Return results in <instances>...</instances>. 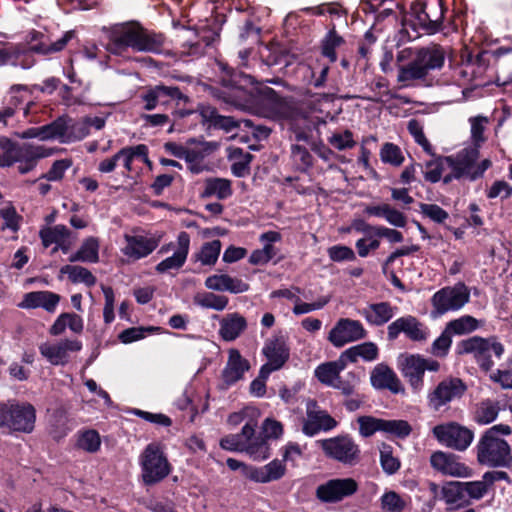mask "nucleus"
Instances as JSON below:
<instances>
[{
	"mask_svg": "<svg viewBox=\"0 0 512 512\" xmlns=\"http://www.w3.org/2000/svg\"><path fill=\"white\" fill-rule=\"evenodd\" d=\"M318 443L324 454L343 464H355L360 458L359 446L349 435L319 440Z\"/></svg>",
	"mask_w": 512,
	"mask_h": 512,
	"instance_id": "obj_10",
	"label": "nucleus"
},
{
	"mask_svg": "<svg viewBox=\"0 0 512 512\" xmlns=\"http://www.w3.org/2000/svg\"><path fill=\"white\" fill-rule=\"evenodd\" d=\"M222 84L230 89V96L237 105H258L265 108L272 118L292 119L295 115L293 98L279 95L273 88L255 81L254 77L223 65Z\"/></svg>",
	"mask_w": 512,
	"mask_h": 512,
	"instance_id": "obj_1",
	"label": "nucleus"
},
{
	"mask_svg": "<svg viewBox=\"0 0 512 512\" xmlns=\"http://www.w3.org/2000/svg\"><path fill=\"white\" fill-rule=\"evenodd\" d=\"M163 44V34L150 31L137 21H128L110 27L106 49L113 55L124 56L129 49L158 52Z\"/></svg>",
	"mask_w": 512,
	"mask_h": 512,
	"instance_id": "obj_2",
	"label": "nucleus"
},
{
	"mask_svg": "<svg viewBox=\"0 0 512 512\" xmlns=\"http://www.w3.org/2000/svg\"><path fill=\"white\" fill-rule=\"evenodd\" d=\"M307 417H312L319 426L321 431H330L334 429L338 422L325 410H311L310 406L308 405L307 408Z\"/></svg>",
	"mask_w": 512,
	"mask_h": 512,
	"instance_id": "obj_60",
	"label": "nucleus"
},
{
	"mask_svg": "<svg viewBox=\"0 0 512 512\" xmlns=\"http://www.w3.org/2000/svg\"><path fill=\"white\" fill-rule=\"evenodd\" d=\"M101 438L94 429L79 431L77 435L76 447L88 453H95L100 449Z\"/></svg>",
	"mask_w": 512,
	"mask_h": 512,
	"instance_id": "obj_43",
	"label": "nucleus"
},
{
	"mask_svg": "<svg viewBox=\"0 0 512 512\" xmlns=\"http://www.w3.org/2000/svg\"><path fill=\"white\" fill-rule=\"evenodd\" d=\"M314 376L321 384L331 387L340 375L337 373L332 363L328 361L319 364L315 368Z\"/></svg>",
	"mask_w": 512,
	"mask_h": 512,
	"instance_id": "obj_56",
	"label": "nucleus"
},
{
	"mask_svg": "<svg viewBox=\"0 0 512 512\" xmlns=\"http://www.w3.org/2000/svg\"><path fill=\"white\" fill-rule=\"evenodd\" d=\"M400 333H404L413 342H425L429 337L428 327L413 315L402 316L388 325L389 341L396 340Z\"/></svg>",
	"mask_w": 512,
	"mask_h": 512,
	"instance_id": "obj_14",
	"label": "nucleus"
},
{
	"mask_svg": "<svg viewBox=\"0 0 512 512\" xmlns=\"http://www.w3.org/2000/svg\"><path fill=\"white\" fill-rule=\"evenodd\" d=\"M127 245L124 254L135 260L144 258L151 254L158 246V241L154 238H147L141 235H126Z\"/></svg>",
	"mask_w": 512,
	"mask_h": 512,
	"instance_id": "obj_25",
	"label": "nucleus"
},
{
	"mask_svg": "<svg viewBox=\"0 0 512 512\" xmlns=\"http://www.w3.org/2000/svg\"><path fill=\"white\" fill-rule=\"evenodd\" d=\"M36 409L29 402L15 399L0 402V429L13 433H31L35 428Z\"/></svg>",
	"mask_w": 512,
	"mask_h": 512,
	"instance_id": "obj_6",
	"label": "nucleus"
},
{
	"mask_svg": "<svg viewBox=\"0 0 512 512\" xmlns=\"http://www.w3.org/2000/svg\"><path fill=\"white\" fill-rule=\"evenodd\" d=\"M420 211L438 224H443L449 218L448 212L437 204L420 203Z\"/></svg>",
	"mask_w": 512,
	"mask_h": 512,
	"instance_id": "obj_62",
	"label": "nucleus"
},
{
	"mask_svg": "<svg viewBox=\"0 0 512 512\" xmlns=\"http://www.w3.org/2000/svg\"><path fill=\"white\" fill-rule=\"evenodd\" d=\"M408 132L413 136L414 141L422 147L425 153L434 156V148L426 138L423 127L417 119H411L407 124Z\"/></svg>",
	"mask_w": 512,
	"mask_h": 512,
	"instance_id": "obj_52",
	"label": "nucleus"
},
{
	"mask_svg": "<svg viewBox=\"0 0 512 512\" xmlns=\"http://www.w3.org/2000/svg\"><path fill=\"white\" fill-rule=\"evenodd\" d=\"M204 185L202 198L216 196L220 200H225L233 194L231 181L225 178L210 177L205 180Z\"/></svg>",
	"mask_w": 512,
	"mask_h": 512,
	"instance_id": "obj_30",
	"label": "nucleus"
},
{
	"mask_svg": "<svg viewBox=\"0 0 512 512\" xmlns=\"http://www.w3.org/2000/svg\"><path fill=\"white\" fill-rule=\"evenodd\" d=\"M466 391L467 385L462 379L458 377L446 378L439 382L433 392L429 394V406L435 411H439L447 403L462 398Z\"/></svg>",
	"mask_w": 512,
	"mask_h": 512,
	"instance_id": "obj_15",
	"label": "nucleus"
},
{
	"mask_svg": "<svg viewBox=\"0 0 512 512\" xmlns=\"http://www.w3.org/2000/svg\"><path fill=\"white\" fill-rule=\"evenodd\" d=\"M384 449L380 453L381 467L385 473L395 474L400 469V461L392 455L391 446L384 445Z\"/></svg>",
	"mask_w": 512,
	"mask_h": 512,
	"instance_id": "obj_64",
	"label": "nucleus"
},
{
	"mask_svg": "<svg viewBox=\"0 0 512 512\" xmlns=\"http://www.w3.org/2000/svg\"><path fill=\"white\" fill-rule=\"evenodd\" d=\"M190 247V235L181 231L177 237V250L174 254L162 260L155 267L158 273H165L169 270H179L186 262Z\"/></svg>",
	"mask_w": 512,
	"mask_h": 512,
	"instance_id": "obj_21",
	"label": "nucleus"
},
{
	"mask_svg": "<svg viewBox=\"0 0 512 512\" xmlns=\"http://www.w3.org/2000/svg\"><path fill=\"white\" fill-rule=\"evenodd\" d=\"M412 432V426L406 420L402 419H384L383 433L398 439H406Z\"/></svg>",
	"mask_w": 512,
	"mask_h": 512,
	"instance_id": "obj_49",
	"label": "nucleus"
},
{
	"mask_svg": "<svg viewBox=\"0 0 512 512\" xmlns=\"http://www.w3.org/2000/svg\"><path fill=\"white\" fill-rule=\"evenodd\" d=\"M61 274H67L72 283H84L88 287L96 284V277L90 270L78 265H65L60 269Z\"/></svg>",
	"mask_w": 512,
	"mask_h": 512,
	"instance_id": "obj_37",
	"label": "nucleus"
},
{
	"mask_svg": "<svg viewBox=\"0 0 512 512\" xmlns=\"http://www.w3.org/2000/svg\"><path fill=\"white\" fill-rule=\"evenodd\" d=\"M39 351L52 365L58 366L68 363V354L64 352L61 343H43L39 346Z\"/></svg>",
	"mask_w": 512,
	"mask_h": 512,
	"instance_id": "obj_44",
	"label": "nucleus"
},
{
	"mask_svg": "<svg viewBox=\"0 0 512 512\" xmlns=\"http://www.w3.org/2000/svg\"><path fill=\"white\" fill-rule=\"evenodd\" d=\"M345 356L350 359V363H355L359 357L370 362L378 359L379 349L374 342H364L346 349Z\"/></svg>",
	"mask_w": 512,
	"mask_h": 512,
	"instance_id": "obj_34",
	"label": "nucleus"
},
{
	"mask_svg": "<svg viewBox=\"0 0 512 512\" xmlns=\"http://www.w3.org/2000/svg\"><path fill=\"white\" fill-rule=\"evenodd\" d=\"M469 301L470 290L464 282H458L453 287H443L431 297V316L438 318L449 311H457Z\"/></svg>",
	"mask_w": 512,
	"mask_h": 512,
	"instance_id": "obj_8",
	"label": "nucleus"
},
{
	"mask_svg": "<svg viewBox=\"0 0 512 512\" xmlns=\"http://www.w3.org/2000/svg\"><path fill=\"white\" fill-rule=\"evenodd\" d=\"M452 335L453 334L446 326L440 336L432 343L431 353L440 358L447 356L452 345Z\"/></svg>",
	"mask_w": 512,
	"mask_h": 512,
	"instance_id": "obj_57",
	"label": "nucleus"
},
{
	"mask_svg": "<svg viewBox=\"0 0 512 512\" xmlns=\"http://www.w3.org/2000/svg\"><path fill=\"white\" fill-rule=\"evenodd\" d=\"M511 433L512 428L507 424L488 428L476 445L478 463L492 468H511V447L505 439L499 437V434L508 436Z\"/></svg>",
	"mask_w": 512,
	"mask_h": 512,
	"instance_id": "obj_3",
	"label": "nucleus"
},
{
	"mask_svg": "<svg viewBox=\"0 0 512 512\" xmlns=\"http://www.w3.org/2000/svg\"><path fill=\"white\" fill-rule=\"evenodd\" d=\"M498 413L499 407L497 403L487 399L478 404L474 414V420L480 425L489 424L496 420Z\"/></svg>",
	"mask_w": 512,
	"mask_h": 512,
	"instance_id": "obj_45",
	"label": "nucleus"
},
{
	"mask_svg": "<svg viewBox=\"0 0 512 512\" xmlns=\"http://www.w3.org/2000/svg\"><path fill=\"white\" fill-rule=\"evenodd\" d=\"M252 121L249 119L237 120L232 116L219 115L215 124L212 126L214 129L224 130L225 132H231L236 128L251 127Z\"/></svg>",
	"mask_w": 512,
	"mask_h": 512,
	"instance_id": "obj_59",
	"label": "nucleus"
},
{
	"mask_svg": "<svg viewBox=\"0 0 512 512\" xmlns=\"http://www.w3.org/2000/svg\"><path fill=\"white\" fill-rule=\"evenodd\" d=\"M358 488L353 478H333L318 485L315 496L322 503H338L354 495Z\"/></svg>",
	"mask_w": 512,
	"mask_h": 512,
	"instance_id": "obj_13",
	"label": "nucleus"
},
{
	"mask_svg": "<svg viewBox=\"0 0 512 512\" xmlns=\"http://www.w3.org/2000/svg\"><path fill=\"white\" fill-rule=\"evenodd\" d=\"M344 43V38L338 34L336 27L333 24L324 38L321 40V55L327 58L330 63H335L338 59L336 49L342 46Z\"/></svg>",
	"mask_w": 512,
	"mask_h": 512,
	"instance_id": "obj_32",
	"label": "nucleus"
},
{
	"mask_svg": "<svg viewBox=\"0 0 512 512\" xmlns=\"http://www.w3.org/2000/svg\"><path fill=\"white\" fill-rule=\"evenodd\" d=\"M402 373L413 386L422 383L424 377L423 357L419 354L406 357L402 364Z\"/></svg>",
	"mask_w": 512,
	"mask_h": 512,
	"instance_id": "obj_33",
	"label": "nucleus"
},
{
	"mask_svg": "<svg viewBox=\"0 0 512 512\" xmlns=\"http://www.w3.org/2000/svg\"><path fill=\"white\" fill-rule=\"evenodd\" d=\"M73 164L71 158L59 159L53 162L51 168L41 176L48 181H61L68 170Z\"/></svg>",
	"mask_w": 512,
	"mask_h": 512,
	"instance_id": "obj_58",
	"label": "nucleus"
},
{
	"mask_svg": "<svg viewBox=\"0 0 512 512\" xmlns=\"http://www.w3.org/2000/svg\"><path fill=\"white\" fill-rule=\"evenodd\" d=\"M328 256L333 262H344L356 260L355 252L345 245H334L327 249Z\"/></svg>",
	"mask_w": 512,
	"mask_h": 512,
	"instance_id": "obj_63",
	"label": "nucleus"
},
{
	"mask_svg": "<svg viewBox=\"0 0 512 512\" xmlns=\"http://www.w3.org/2000/svg\"><path fill=\"white\" fill-rule=\"evenodd\" d=\"M431 467L443 474L453 477H471L473 470L464 463L458 461V456L453 453L434 451L430 456Z\"/></svg>",
	"mask_w": 512,
	"mask_h": 512,
	"instance_id": "obj_17",
	"label": "nucleus"
},
{
	"mask_svg": "<svg viewBox=\"0 0 512 512\" xmlns=\"http://www.w3.org/2000/svg\"><path fill=\"white\" fill-rule=\"evenodd\" d=\"M140 464L143 482L149 486L161 482L172 470L171 464L157 443H150L146 446L140 456Z\"/></svg>",
	"mask_w": 512,
	"mask_h": 512,
	"instance_id": "obj_7",
	"label": "nucleus"
},
{
	"mask_svg": "<svg viewBox=\"0 0 512 512\" xmlns=\"http://www.w3.org/2000/svg\"><path fill=\"white\" fill-rule=\"evenodd\" d=\"M69 262L97 263L99 261V241L96 237L86 238L80 248L68 258Z\"/></svg>",
	"mask_w": 512,
	"mask_h": 512,
	"instance_id": "obj_31",
	"label": "nucleus"
},
{
	"mask_svg": "<svg viewBox=\"0 0 512 512\" xmlns=\"http://www.w3.org/2000/svg\"><path fill=\"white\" fill-rule=\"evenodd\" d=\"M505 352L504 345L496 336L487 338L475 335L457 342L455 354L458 356L472 355L480 370L487 373L494 366L492 354L500 359Z\"/></svg>",
	"mask_w": 512,
	"mask_h": 512,
	"instance_id": "obj_4",
	"label": "nucleus"
},
{
	"mask_svg": "<svg viewBox=\"0 0 512 512\" xmlns=\"http://www.w3.org/2000/svg\"><path fill=\"white\" fill-rule=\"evenodd\" d=\"M441 495L448 505L457 504V508L467 506L471 503L467 499L462 481H447L441 488Z\"/></svg>",
	"mask_w": 512,
	"mask_h": 512,
	"instance_id": "obj_29",
	"label": "nucleus"
},
{
	"mask_svg": "<svg viewBox=\"0 0 512 512\" xmlns=\"http://www.w3.org/2000/svg\"><path fill=\"white\" fill-rule=\"evenodd\" d=\"M361 315L372 326H382L394 316V308L390 302L371 303L362 309Z\"/></svg>",
	"mask_w": 512,
	"mask_h": 512,
	"instance_id": "obj_27",
	"label": "nucleus"
},
{
	"mask_svg": "<svg viewBox=\"0 0 512 512\" xmlns=\"http://www.w3.org/2000/svg\"><path fill=\"white\" fill-rule=\"evenodd\" d=\"M71 121V118L67 115H62L49 124L41 126V132L43 133L42 140L65 137L69 129V122Z\"/></svg>",
	"mask_w": 512,
	"mask_h": 512,
	"instance_id": "obj_38",
	"label": "nucleus"
},
{
	"mask_svg": "<svg viewBox=\"0 0 512 512\" xmlns=\"http://www.w3.org/2000/svg\"><path fill=\"white\" fill-rule=\"evenodd\" d=\"M249 369V361L243 358L237 349H230L226 366L221 374V389H228L230 386L242 380Z\"/></svg>",
	"mask_w": 512,
	"mask_h": 512,
	"instance_id": "obj_18",
	"label": "nucleus"
},
{
	"mask_svg": "<svg viewBox=\"0 0 512 512\" xmlns=\"http://www.w3.org/2000/svg\"><path fill=\"white\" fill-rule=\"evenodd\" d=\"M60 301V296L51 291H32L24 295L23 300L18 304L22 309L43 308L53 313Z\"/></svg>",
	"mask_w": 512,
	"mask_h": 512,
	"instance_id": "obj_23",
	"label": "nucleus"
},
{
	"mask_svg": "<svg viewBox=\"0 0 512 512\" xmlns=\"http://www.w3.org/2000/svg\"><path fill=\"white\" fill-rule=\"evenodd\" d=\"M247 328L245 317L239 313L229 314L220 322V336L225 341H233Z\"/></svg>",
	"mask_w": 512,
	"mask_h": 512,
	"instance_id": "obj_28",
	"label": "nucleus"
},
{
	"mask_svg": "<svg viewBox=\"0 0 512 512\" xmlns=\"http://www.w3.org/2000/svg\"><path fill=\"white\" fill-rule=\"evenodd\" d=\"M440 9V17L436 20H432L426 12L425 2L420 0L413 2L410 7L411 19L404 16L401 21L403 29H412L416 32L415 38L418 37L420 33L425 35H434L440 32L443 29L444 13L447 10L442 3V0H440Z\"/></svg>",
	"mask_w": 512,
	"mask_h": 512,
	"instance_id": "obj_9",
	"label": "nucleus"
},
{
	"mask_svg": "<svg viewBox=\"0 0 512 512\" xmlns=\"http://www.w3.org/2000/svg\"><path fill=\"white\" fill-rule=\"evenodd\" d=\"M287 472L286 464L280 459H273L264 466L248 468V479L256 483H270L282 479Z\"/></svg>",
	"mask_w": 512,
	"mask_h": 512,
	"instance_id": "obj_20",
	"label": "nucleus"
},
{
	"mask_svg": "<svg viewBox=\"0 0 512 512\" xmlns=\"http://www.w3.org/2000/svg\"><path fill=\"white\" fill-rule=\"evenodd\" d=\"M0 218L4 220L1 230L10 229L13 232H17L20 229L23 217L17 213L16 208L10 204L0 209Z\"/></svg>",
	"mask_w": 512,
	"mask_h": 512,
	"instance_id": "obj_54",
	"label": "nucleus"
},
{
	"mask_svg": "<svg viewBox=\"0 0 512 512\" xmlns=\"http://www.w3.org/2000/svg\"><path fill=\"white\" fill-rule=\"evenodd\" d=\"M71 231L62 224L55 226H44L39 230V238L44 248L50 247L52 244H57L63 238H70Z\"/></svg>",
	"mask_w": 512,
	"mask_h": 512,
	"instance_id": "obj_36",
	"label": "nucleus"
},
{
	"mask_svg": "<svg viewBox=\"0 0 512 512\" xmlns=\"http://www.w3.org/2000/svg\"><path fill=\"white\" fill-rule=\"evenodd\" d=\"M262 353L268 362L281 369L289 360L290 348L282 337H278L266 341Z\"/></svg>",
	"mask_w": 512,
	"mask_h": 512,
	"instance_id": "obj_26",
	"label": "nucleus"
},
{
	"mask_svg": "<svg viewBox=\"0 0 512 512\" xmlns=\"http://www.w3.org/2000/svg\"><path fill=\"white\" fill-rule=\"evenodd\" d=\"M328 142L340 151L351 149L356 145L353 139V132L349 129L344 130L343 133H334L328 138Z\"/></svg>",
	"mask_w": 512,
	"mask_h": 512,
	"instance_id": "obj_61",
	"label": "nucleus"
},
{
	"mask_svg": "<svg viewBox=\"0 0 512 512\" xmlns=\"http://www.w3.org/2000/svg\"><path fill=\"white\" fill-rule=\"evenodd\" d=\"M372 387L377 390H389L394 394L403 393L404 388L397 374L387 364H377L370 375Z\"/></svg>",
	"mask_w": 512,
	"mask_h": 512,
	"instance_id": "obj_19",
	"label": "nucleus"
},
{
	"mask_svg": "<svg viewBox=\"0 0 512 512\" xmlns=\"http://www.w3.org/2000/svg\"><path fill=\"white\" fill-rule=\"evenodd\" d=\"M291 159L293 167L300 173H307L314 164V158L309 150L299 144L291 145Z\"/></svg>",
	"mask_w": 512,
	"mask_h": 512,
	"instance_id": "obj_35",
	"label": "nucleus"
},
{
	"mask_svg": "<svg viewBox=\"0 0 512 512\" xmlns=\"http://www.w3.org/2000/svg\"><path fill=\"white\" fill-rule=\"evenodd\" d=\"M379 155L383 163L394 167L401 166L405 160L400 147L392 142H385L380 149Z\"/></svg>",
	"mask_w": 512,
	"mask_h": 512,
	"instance_id": "obj_48",
	"label": "nucleus"
},
{
	"mask_svg": "<svg viewBox=\"0 0 512 512\" xmlns=\"http://www.w3.org/2000/svg\"><path fill=\"white\" fill-rule=\"evenodd\" d=\"M140 97L145 103L144 109L147 111L155 109L158 105L167 107L171 103H175L179 106L181 103L186 104L190 101L179 87L164 84L149 87Z\"/></svg>",
	"mask_w": 512,
	"mask_h": 512,
	"instance_id": "obj_12",
	"label": "nucleus"
},
{
	"mask_svg": "<svg viewBox=\"0 0 512 512\" xmlns=\"http://www.w3.org/2000/svg\"><path fill=\"white\" fill-rule=\"evenodd\" d=\"M453 335H465L476 331L480 322L471 315H463L453 319L446 325Z\"/></svg>",
	"mask_w": 512,
	"mask_h": 512,
	"instance_id": "obj_42",
	"label": "nucleus"
},
{
	"mask_svg": "<svg viewBox=\"0 0 512 512\" xmlns=\"http://www.w3.org/2000/svg\"><path fill=\"white\" fill-rule=\"evenodd\" d=\"M414 57L424 69L426 75H428L431 70L441 69L445 63V51L438 44L418 48Z\"/></svg>",
	"mask_w": 512,
	"mask_h": 512,
	"instance_id": "obj_24",
	"label": "nucleus"
},
{
	"mask_svg": "<svg viewBox=\"0 0 512 512\" xmlns=\"http://www.w3.org/2000/svg\"><path fill=\"white\" fill-rule=\"evenodd\" d=\"M380 503L383 512H403L406 507L405 500L395 491L385 492Z\"/></svg>",
	"mask_w": 512,
	"mask_h": 512,
	"instance_id": "obj_55",
	"label": "nucleus"
},
{
	"mask_svg": "<svg viewBox=\"0 0 512 512\" xmlns=\"http://www.w3.org/2000/svg\"><path fill=\"white\" fill-rule=\"evenodd\" d=\"M0 148L3 151V155L0 157V166L10 167L19 162L18 171L20 174L29 173L36 167L39 159L50 155L44 147L29 143L19 144L7 137L0 139Z\"/></svg>",
	"mask_w": 512,
	"mask_h": 512,
	"instance_id": "obj_5",
	"label": "nucleus"
},
{
	"mask_svg": "<svg viewBox=\"0 0 512 512\" xmlns=\"http://www.w3.org/2000/svg\"><path fill=\"white\" fill-rule=\"evenodd\" d=\"M426 77V72L414 57L407 65L399 67L397 81L406 83L414 80H422Z\"/></svg>",
	"mask_w": 512,
	"mask_h": 512,
	"instance_id": "obj_47",
	"label": "nucleus"
},
{
	"mask_svg": "<svg viewBox=\"0 0 512 512\" xmlns=\"http://www.w3.org/2000/svg\"><path fill=\"white\" fill-rule=\"evenodd\" d=\"M163 328L158 326H139V327H130L123 330L119 335L118 339L123 344H130L135 341H139L144 339L146 336L163 332Z\"/></svg>",
	"mask_w": 512,
	"mask_h": 512,
	"instance_id": "obj_40",
	"label": "nucleus"
},
{
	"mask_svg": "<svg viewBox=\"0 0 512 512\" xmlns=\"http://www.w3.org/2000/svg\"><path fill=\"white\" fill-rule=\"evenodd\" d=\"M76 38V31H66L61 38L52 41L51 44H42V46L35 48V53L39 55H50L53 53L60 52L66 48L68 43Z\"/></svg>",
	"mask_w": 512,
	"mask_h": 512,
	"instance_id": "obj_50",
	"label": "nucleus"
},
{
	"mask_svg": "<svg viewBox=\"0 0 512 512\" xmlns=\"http://www.w3.org/2000/svg\"><path fill=\"white\" fill-rule=\"evenodd\" d=\"M359 424V433L362 437L368 438L376 432H383L384 419L374 416L364 415L357 419Z\"/></svg>",
	"mask_w": 512,
	"mask_h": 512,
	"instance_id": "obj_51",
	"label": "nucleus"
},
{
	"mask_svg": "<svg viewBox=\"0 0 512 512\" xmlns=\"http://www.w3.org/2000/svg\"><path fill=\"white\" fill-rule=\"evenodd\" d=\"M432 433L439 443L457 451H465L474 439V432L457 422L436 425Z\"/></svg>",
	"mask_w": 512,
	"mask_h": 512,
	"instance_id": "obj_11",
	"label": "nucleus"
},
{
	"mask_svg": "<svg viewBox=\"0 0 512 512\" xmlns=\"http://www.w3.org/2000/svg\"><path fill=\"white\" fill-rule=\"evenodd\" d=\"M478 156L479 151L477 149H470L461 151L457 157L447 156L443 160H446V165L452 169L453 177H456V179L468 177L470 179Z\"/></svg>",
	"mask_w": 512,
	"mask_h": 512,
	"instance_id": "obj_22",
	"label": "nucleus"
},
{
	"mask_svg": "<svg viewBox=\"0 0 512 512\" xmlns=\"http://www.w3.org/2000/svg\"><path fill=\"white\" fill-rule=\"evenodd\" d=\"M433 159L425 162L426 171L424 172V179L430 183H437L442 179V173L445 168L447 156L438 155L434 152Z\"/></svg>",
	"mask_w": 512,
	"mask_h": 512,
	"instance_id": "obj_46",
	"label": "nucleus"
},
{
	"mask_svg": "<svg viewBox=\"0 0 512 512\" xmlns=\"http://www.w3.org/2000/svg\"><path fill=\"white\" fill-rule=\"evenodd\" d=\"M193 302L203 308L222 311L227 307L229 299L224 295H217L212 292H203L197 293L193 298Z\"/></svg>",
	"mask_w": 512,
	"mask_h": 512,
	"instance_id": "obj_39",
	"label": "nucleus"
},
{
	"mask_svg": "<svg viewBox=\"0 0 512 512\" xmlns=\"http://www.w3.org/2000/svg\"><path fill=\"white\" fill-rule=\"evenodd\" d=\"M231 158H239L231 165V172L236 177H245L250 174V163L254 156L249 152H244L242 148H234L230 154Z\"/></svg>",
	"mask_w": 512,
	"mask_h": 512,
	"instance_id": "obj_41",
	"label": "nucleus"
},
{
	"mask_svg": "<svg viewBox=\"0 0 512 512\" xmlns=\"http://www.w3.org/2000/svg\"><path fill=\"white\" fill-rule=\"evenodd\" d=\"M367 331L359 320L340 318L328 335L329 342L337 348L366 338Z\"/></svg>",
	"mask_w": 512,
	"mask_h": 512,
	"instance_id": "obj_16",
	"label": "nucleus"
},
{
	"mask_svg": "<svg viewBox=\"0 0 512 512\" xmlns=\"http://www.w3.org/2000/svg\"><path fill=\"white\" fill-rule=\"evenodd\" d=\"M221 246L220 240L204 243L201 251L197 254V259L201 261L203 265L215 264L219 257Z\"/></svg>",
	"mask_w": 512,
	"mask_h": 512,
	"instance_id": "obj_53",
	"label": "nucleus"
}]
</instances>
